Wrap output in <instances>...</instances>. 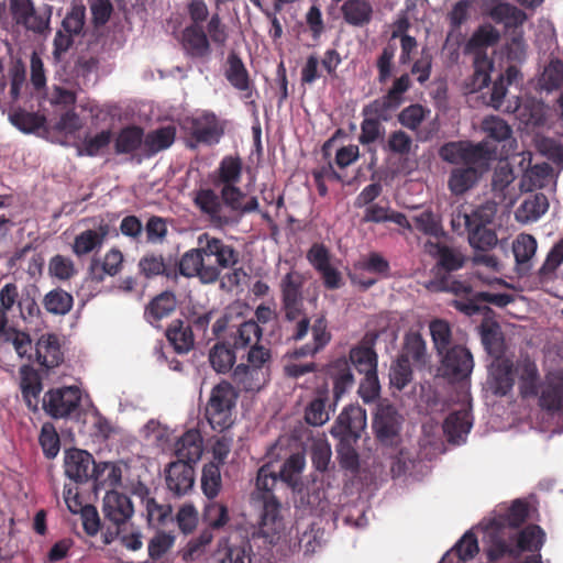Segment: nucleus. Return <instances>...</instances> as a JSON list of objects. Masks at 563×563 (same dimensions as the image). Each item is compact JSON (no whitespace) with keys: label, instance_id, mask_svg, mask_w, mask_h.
<instances>
[{"label":"nucleus","instance_id":"nucleus-46","mask_svg":"<svg viewBox=\"0 0 563 563\" xmlns=\"http://www.w3.org/2000/svg\"><path fill=\"white\" fill-rule=\"evenodd\" d=\"M224 76L236 90H247L250 88L251 78L249 70L242 58L234 51L228 55Z\"/></svg>","mask_w":563,"mask_h":563},{"label":"nucleus","instance_id":"nucleus-2","mask_svg":"<svg viewBox=\"0 0 563 563\" xmlns=\"http://www.w3.org/2000/svg\"><path fill=\"white\" fill-rule=\"evenodd\" d=\"M279 477L272 470V465H262L256 475L255 488L251 493V503L260 510V532L271 543L279 538L284 529L282 504L275 495Z\"/></svg>","mask_w":563,"mask_h":563},{"label":"nucleus","instance_id":"nucleus-59","mask_svg":"<svg viewBox=\"0 0 563 563\" xmlns=\"http://www.w3.org/2000/svg\"><path fill=\"white\" fill-rule=\"evenodd\" d=\"M9 121L23 133H33L45 124V118L23 109L14 110L9 114Z\"/></svg>","mask_w":563,"mask_h":563},{"label":"nucleus","instance_id":"nucleus-54","mask_svg":"<svg viewBox=\"0 0 563 563\" xmlns=\"http://www.w3.org/2000/svg\"><path fill=\"white\" fill-rule=\"evenodd\" d=\"M222 488V477L220 466L214 462L203 465L201 472V489L203 495L209 499H214Z\"/></svg>","mask_w":563,"mask_h":563},{"label":"nucleus","instance_id":"nucleus-64","mask_svg":"<svg viewBox=\"0 0 563 563\" xmlns=\"http://www.w3.org/2000/svg\"><path fill=\"white\" fill-rule=\"evenodd\" d=\"M429 328L438 354L451 349L452 331L448 321L435 319L430 322Z\"/></svg>","mask_w":563,"mask_h":563},{"label":"nucleus","instance_id":"nucleus-35","mask_svg":"<svg viewBox=\"0 0 563 563\" xmlns=\"http://www.w3.org/2000/svg\"><path fill=\"white\" fill-rule=\"evenodd\" d=\"M177 461L192 465L202 454V438L197 429L186 431L175 443Z\"/></svg>","mask_w":563,"mask_h":563},{"label":"nucleus","instance_id":"nucleus-30","mask_svg":"<svg viewBox=\"0 0 563 563\" xmlns=\"http://www.w3.org/2000/svg\"><path fill=\"white\" fill-rule=\"evenodd\" d=\"M506 113H512L526 125H540L544 120L543 104L536 99L521 100L515 98L512 102H508Z\"/></svg>","mask_w":563,"mask_h":563},{"label":"nucleus","instance_id":"nucleus-44","mask_svg":"<svg viewBox=\"0 0 563 563\" xmlns=\"http://www.w3.org/2000/svg\"><path fill=\"white\" fill-rule=\"evenodd\" d=\"M144 145V130L137 125H129L120 130L114 140V152L121 154H134Z\"/></svg>","mask_w":563,"mask_h":563},{"label":"nucleus","instance_id":"nucleus-63","mask_svg":"<svg viewBox=\"0 0 563 563\" xmlns=\"http://www.w3.org/2000/svg\"><path fill=\"white\" fill-rule=\"evenodd\" d=\"M482 343L487 353L495 357L496 361L504 360L503 355L505 353V340L501 331L497 325L483 329Z\"/></svg>","mask_w":563,"mask_h":563},{"label":"nucleus","instance_id":"nucleus-32","mask_svg":"<svg viewBox=\"0 0 563 563\" xmlns=\"http://www.w3.org/2000/svg\"><path fill=\"white\" fill-rule=\"evenodd\" d=\"M35 351L38 364L47 369L57 367L64 361V354L56 334L42 335L36 342Z\"/></svg>","mask_w":563,"mask_h":563},{"label":"nucleus","instance_id":"nucleus-53","mask_svg":"<svg viewBox=\"0 0 563 563\" xmlns=\"http://www.w3.org/2000/svg\"><path fill=\"white\" fill-rule=\"evenodd\" d=\"M549 209V200L544 194L538 192L527 198L518 210V218L525 222L537 221Z\"/></svg>","mask_w":563,"mask_h":563},{"label":"nucleus","instance_id":"nucleus-34","mask_svg":"<svg viewBox=\"0 0 563 563\" xmlns=\"http://www.w3.org/2000/svg\"><path fill=\"white\" fill-rule=\"evenodd\" d=\"M473 420L471 411L460 409L451 412L443 422V431L451 443L460 444L471 431Z\"/></svg>","mask_w":563,"mask_h":563},{"label":"nucleus","instance_id":"nucleus-56","mask_svg":"<svg viewBox=\"0 0 563 563\" xmlns=\"http://www.w3.org/2000/svg\"><path fill=\"white\" fill-rule=\"evenodd\" d=\"M305 456L300 453L291 454L282 465L279 479L295 488L300 482V475L305 468Z\"/></svg>","mask_w":563,"mask_h":563},{"label":"nucleus","instance_id":"nucleus-28","mask_svg":"<svg viewBox=\"0 0 563 563\" xmlns=\"http://www.w3.org/2000/svg\"><path fill=\"white\" fill-rule=\"evenodd\" d=\"M137 267L140 274L147 279L164 276L166 279L176 282V271L172 255L165 258L162 254L146 253L139 261Z\"/></svg>","mask_w":563,"mask_h":563},{"label":"nucleus","instance_id":"nucleus-33","mask_svg":"<svg viewBox=\"0 0 563 563\" xmlns=\"http://www.w3.org/2000/svg\"><path fill=\"white\" fill-rule=\"evenodd\" d=\"M165 335L177 354H187L195 346V333L191 327L180 319H175L168 324Z\"/></svg>","mask_w":563,"mask_h":563},{"label":"nucleus","instance_id":"nucleus-37","mask_svg":"<svg viewBox=\"0 0 563 563\" xmlns=\"http://www.w3.org/2000/svg\"><path fill=\"white\" fill-rule=\"evenodd\" d=\"M123 254L118 249L109 250L102 262L93 258L89 266V274L91 279L101 283L106 275L115 276L122 269Z\"/></svg>","mask_w":563,"mask_h":563},{"label":"nucleus","instance_id":"nucleus-58","mask_svg":"<svg viewBox=\"0 0 563 563\" xmlns=\"http://www.w3.org/2000/svg\"><path fill=\"white\" fill-rule=\"evenodd\" d=\"M236 356L233 349L225 343H217L209 353V361L212 368L218 373H228L232 369Z\"/></svg>","mask_w":563,"mask_h":563},{"label":"nucleus","instance_id":"nucleus-47","mask_svg":"<svg viewBox=\"0 0 563 563\" xmlns=\"http://www.w3.org/2000/svg\"><path fill=\"white\" fill-rule=\"evenodd\" d=\"M479 173L473 165L452 169L448 186L455 196H461L470 190L478 180Z\"/></svg>","mask_w":563,"mask_h":563},{"label":"nucleus","instance_id":"nucleus-12","mask_svg":"<svg viewBox=\"0 0 563 563\" xmlns=\"http://www.w3.org/2000/svg\"><path fill=\"white\" fill-rule=\"evenodd\" d=\"M81 402V393L77 386L52 388L44 394L43 409L53 419L68 418Z\"/></svg>","mask_w":563,"mask_h":563},{"label":"nucleus","instance_id":"nucleus-45","mask_svg":"<svg viewBox=\"0 0 563 563\" xmlns=\"http://www.w3.org/2000/svg\"><path fill=\"white\" fill-rule=\"evenodd\" d=\"M553 178V168L549 163L530 166L522 175L520 187L525 191L547 187Z\"/></svg>","mask_w":563,"mask_h":563},{"label":"nucleus","instance_id":"nucleus-15","mask_svg":"<svg viewBox=\"0 0 563 563\" xmlns=\"http://www.w3.org/2000/svg\"><path fill=\"white\" fill-rule=\"evenodd\" d=\"M441 361L442 375L452 382L468 378L474 367L472 353L462 345H453L444 351Z\"/></svg>","mask_w":563,"mask_h":563},{"label":"nucleus","instance_id":"nucleus-42","mask_svg":"<svg viewBox=\"0 0 563 563\" xmlns=\"http://www.w3.org/2000/svg\"><path fill=\"white\" fill-rule=\"evenodd\" d=\"M21 374V391L26 406L33 411L37 410L38 397L42 391V383L40 377L29 365H23L20 369Z\"/></svg>","mask_w":563,"mask_h":563},{"label":"nucleus","instance_id":"nucleus-20","mask_svg":"<svg viewBox=\"0 0 563 563\" xmlns=\"http://www.w3.org/2000/svg\"><path fill=\"white\" fill-rule=\"evenodd\" d=\"M95 465L97 463L92 454L86 450L74 448L65 452V474L77 484H85L92 479Z\"/></svg>","mask_w":563,"mask_h":563},{"label":"nucleus","instance_id":"nucleus-1","mask_svg":"<svg viewBox=\"0 0 563 563\" xmlns=\"http://www.w3.org/2000/svg\"><path fill=\"white\" fill-rule=\"evenodd\" d=\"M303 285L305 276L291 269L283 276L280 289V310L284 320L289 325V339L299 342L302 341L309 331L312 333L311 342L296 349L292 353L295 357L314 356L321 352L331 341L332 334L328 327V320L323 313L314 316L313 320L306 312L303 306Z\"/></svg>","mask_w":563,"mask_h":563},{"label":"nucleus","instance_id":"nucleus-10","mask_svg":"<svg viewBox=\"0 0 563 563\" xmlns=\"http://www.w3.org/2000/svg\"><path fill=\"white\" fill-rule=\"evenodd\" d=\"M197 244L205 255L208 267L216 268L219 277L223 269H233L240 263V252L234 245L208 232L198 236Z\"/></svg>","mask_w":563,"mask_h":563},{"label":"nucleus","instance_id":"nucleus-7","mask_svg":"<svg viewBox=\"0 0 563 563\" xmlns=\"http://www.w3.org/2000/svg\"><path fill=\"white\" fill-rule=\"evenodd\" d=\"M545 533L538 525H529L522 530H518L516 537L506 538L486 549V555L489 561H497L509 556L517 559L522 552H538L542 548Z\"/></svg>","mask_w":563,"mask_h":563},{"label":"nucleus","instance_id":"nucleus-17","mask_svg":"<svg viewBox=\"0 0 563 563\" xmlns=\"http://www.w3.org/2000/svg\"><path fill=\"white\" fill-rule=\"evenodd\" d=\"M188 123L189 139L187 146L190 148H196L199 144H216L223 134L218 118L213 113L206 112L190 119Z\"/></svg>","mask_w":563,"mask_h":563},{"label":"nucleus","instance_id":"nucleus-9","mask_svg":"<svg viewBox=\"0 0 563 563\" xmlns=\"http://www.w3.org/2000/svg\"><path fill=\"white\" fill-rule=\"evenodd\" d=\"M8 7L16 25L38 35L49 32L52 5L45 4L36 10L32 0H8Z\"/></svg>","mask_w":563,"mask_h":563},{"label":"nucleus","instance_id":"nucleus-8","mask_svg":"<svg viewBox=\"0 0 563 563\" xmlns=\"http://www.w3.org/2000/svg\"><path fill=\"white\" fill-rule=\"evenodd\" d=\"M500 38L499 32L490 24L481 25L470 37L465 44V54H474L475 80L478 87L486 86L489 80V74L484 69L490 65L487 58L486 49L498 43Z\"/></svg>","mask_w":563,"mask_h":563},{"label":"nucleus","instance_id":"nucleus-49","mask_svg":"<svg viewBox=\"0 0 563 563\" xmlns=\"http://www.w3.org/2000/svg\"><path fill=\"white\" fill-rule=\"evenodd\" d=\"M142 501L145 506L147 523L151 527L165 526L172 520L173 508L169 504H158L155 498L148 496V489L143 487Z\"/></svg>","mask_w":563,"mask_h":563},{"label":"nucleus","instance_id":"nucleus-11","mask_svg":"<svg viewBox=\"0 0 563 563\" xmlns=\"http://www.w3.org/2000/svg\"><path fill=\"white\" fill-rule=\"evenodd\" d=\"M404 418L388 402H379L373 416L372 429L375 439L384 446H396L400 442Z\"/></svg>","mask_w":563,"mask_h":563},{"label":"nucleus","instance_id":"nucleus-14","mask_svg":"<svg viewBox=\"0 0 563 563\" xmlns=\"http://www.w3.org/2000/svg\"><path fill=\"white\" fill-rule=\"evenodd\" d=\"M440 157L451 164L475 165L489 158V152L483 144L470 142H449L440 147Z\"/></svg>","mask_w":563,"mask_h":563},{"label":"nucleus","instance_id":"nucleus-61","mask_svg":"<svg viewBox=\"0 0 563 563\" xmlns=\"http://www.w3.org/2000/svg\"><path fill=\"white\" fill-rule=\"evenodd\" d=\"M399 104L394 100L389 99L388 95H384L363 107V117H369L377 119L379 122L388 121L391 118V112L395 111Z\"/></svg>","mask_w":563,"mask_h":563},{"label":"nucleus","instance_id":"nucleus-25","mask_svg":"<svg viewBox=\"0 0 563 563\" xmlns=\"http://www.w3.org/2000/svg\"><path fill=\"white\" fill-rule=\"evenodd\" d=\"M514 372L518 378L521 397H537L542 382H540V374L536 362L529 357L520 358L514 364Z\"/></svg>","mask_w":563,"mask_h":563},{"label":"nucleus","instance_id":"nucleus-24","mask_svg":"<svg viewBox=\"0 0 563 563\" xmlns=\"http://www.w3.org/2000/svg\"><path fill=\"white\" fill-rule=\"evenodd\" d=\"M102 511L104 518L117 528L124 526L133 516L134 508L131 499L117 490H107L103 498Z\"/></svg>","mask_w":563,"mask_h":563},{"label":"nucleus","instance_id":"nucleus-19","mask_svg":"<svg viewBox=\"0 0 563 563\" xmlns=\"http://www.w3.org/2000/svg\"><path fill=\"white\" fill-rule=\"evenodd\" d=\"M463 219L470 244L476 251H489L497 244V235L493 229L486 227L489 220L484 217L482 210H474L470 216H463Z\"/></svg>","mask_w":563,"mask_h":563},{"label":"nucleus","instance_id":"nucleus-23","mask_svg":"<svg viewBox=\"0 0 563 563\" xmlns=\"http://www.w3.org/2000/svg\"><path fill=\"white\" fill-rule=\"evenodd\" d=\"M166 486L175 496L188 494L195 484V468L187 462L175 461L165 470Z\"/></svg>","mask_w":563,"mask_h":563},{"label":"nucleus","instance_id":"nucleus-50","mask_svg":"<svg viewBox=\"0 0 563 563\" xmlns=\"http://www.w3.org/2000/svg\"><path fill=\"white\" fill-rule=\"evenodd\" d=\"M44 309L54 316L67 314L74 306V297L60 287L49 290L43 298Z\"/></svg>","mask_w":563,"mask_h":563},{"label":"nucleus","instance_id":"nucleus-13","mask_svg":"<svg viewBox=\"0 0 563 563\" xmlns=\"http://www.w3.org/2000/svg\"><path fill=\"white\" fill-rule=\"evenodd\" d=\"M173 263L176 271V280L178 276L198 277L205 284H211L219 279V273L213 267H208L205 255L200 246L185 252L178 260L173 256Z\"/></svg>","mask_w":563,"mask_h":563},{"label":"nucleus","instance_id":"nucleus-6","mask_svg":"<svg viewBox=\"0 0 563 563\" xmlns=\"http://www.w3.org/2000/svg\"><path fill=\"white\" fill-rule=\"evenodd\" d=\"M238 398V391L229 382L213 386L205 408V417L212 430L223 432L233 426Z\"/></svg>","mask_w":563,"mask_h":563},{"label":"nucleus","instance_id":"nucleus-62","mask_svg":"<svg viewBox=\"0 0 563 563\" xmlns=\"http://www.w3.org/2000/svg\"><path fill=\"white\" fill-rule=\"evenodd\" d=\"M411 222L413 229L428 236L438 238L443 232L440 218L430 209L413 216Z\"/></svg>","mask_w":563,"mask_h":563},{"label":"nucleus","instance_id":"nucleus-5","mask_svg":"<svg viewBox=\"0 0 563 563\" xmlns=\"http://www.w3.org/2000/svg\"><path fill=\"white\" fill-rule=\"evenodd\" d=\"M190 24L180 33V44L185 54L191 58H205L210 55L209 41L203 22L208 21L209 9L205 0H189L186 5Z\"/></svg>","mask_w":563,"mask_h":563},{"label":"nucleus","instance_id":"nucleus-41","mask_svg":"<svg viewBox=\"0 0 563 563\" xmlns=\"http://www.w3.org/2000/svg\"><path fill=\"white\" fill-rule=\"evenodd\" d=\"M108 233V224H100L98 230H86L81 232L74 240L73 252L77 256H82L100 249Z\"/></svg>","mask_w":563,"mask_h":563},{"label":"nucleus","instance_id":"nucleus-38","mask_svg":"<svg viewBox=\"0 0 563 563\" xmlns=\"http://www.w3.org/2000/svg\"><path fill=\"white\" fill-rule=\"evenodd\" d=\"M538 249L537 239L529 233H520L512 242V253L518 271L527 274L531 267V260Z\"/></svg>","mask_w":563,"mask_h":563},{"label":"nucleus","instance_id":"nucleus-39","mask_svg":"<svg viewBox=\"0 0 563 563\" xmlns=\"http://www.w3.org/2000/svg\"><path fill=\"white\" fill-rule=\"evenodd\" d=\"M341 12L347 24L362 27L372 21L374 11L368 0H346Z\"/></svg>","mask_w":563,"mask_h":563},{"label":"nucleus","instance_id":"nucleus-55","mask_svg":"<svg viewBox=\"0 0 563 563\" xmlns=\"http://www.w3.org/2000/svg\"><path fill=\"white\" fill-rule=\"evenodd\" d=\"M202 520L207 523L208 528L212 530H219L223 528L230 521L229 509L227 505L209 500L203 508Z\"/></svg>","mask_w":563,"mask_h":563},{"label":"nucleus","instance_id":"nucleus-27","mask_svg":"<svg viewBox=\"0 0 563 563\" xmlns=\"http://www.w3.org/2000/svg\"><path fill=\"white\" fill-rule=\"evenodd\" d=\"M426 249L429 254L437 258V274L450 275V273L462 268L465 263L463 254L448 245L428 241Z\"/></svg>","mask_w":563,"mask_h":563},{"label":"nucleus","instance_id":"nucleus-4","mask_svg":"<svg viewBox=\"0 0 563 563\" xmlns=\"http://www.w3.org/2000/svg\"><path fill=\"white\" fill-rule=\"evenodd\" d=\"M529 514V504L523 499H515L507 508L499 509L484 527L483 542L486 549L505 538L509 541L516 537Z\"/></svg>","mask_w":563,"mask_h":563},{"label":"nucleus","instance_id":"nucleus-26","mask_svg":"<svg viewBox=\"0 0 563 563\" xmlns=\"http://www.w3.org/2000/svg\"><path fill=\"white\" fill-rule=\"evenodd\" d=\"M563 263V238L559 240L548 252L542 265L534 273L536 280L541 286L554 284L556 280L563 283V272L559 268Z\"/></svg>","mask_w":563,"mask_h":563},{"label":"nucleus","instance_id":"nucleus-29","mask_svg":"<svg viewBox=\"0 0 563 563\" xmlns=\"http://www.w3.org/2000/svg\"><path fill=\"white\" fill-rule=\"evenodd\" d=\"M232 378L244 391H260L269 382L271 372L241 363L234 368Z\"/></svg>","mask_w":563,"mask_h":563},{"label":"nucleus","instance_id":"nucleus-48","mask_svg":"<svg viewBox=\"0 0 563 563\" xmlns=\"http://www.w3.org/2000/svg\"><path fill=\"white\" fill-rule=\"evenodd\" d=\"M399 357L406 358V361L412 362L417 366H422L427 363L426 341L419 332H409L405 335Z\"/></svg>","mask_w":563,"mask_h":563},{"label":"nucleus","instance_id":"nucleus-40","mask_svg":"<svg viewBox=\"0 0 563 563\" xmlns=\"http://www.w3.org/2000/svg\"><path fill=\"white\" fill-rule=\"evenodd\" d=\"M93 488L115 490L121 485L122 470L120 465L113 462H101L93 466Z\"/></svg>","mask_w":563,"mask_h":563},{"label":"nucleus","instance_id":"nucleus-52","mask_svg":"<svg viewBox=\"0 0 563 563\" xmlns=\"http://www.w3.org/2000/svg\"><path fill=\"white\" fill-rule=\"evenodd\" d=\"M489 16L496 23H504L506 27L521 26L527 20V14L522 10L505 2L494 5L489 11Z\"/></svg>","mask_w":563,"mask_h":563},{"label":"nucleus","instance_id":"nucleus-3","mask_svg":"<svg viewBox=\"0 0 563 563\" xmlns=\"http://www.w3.org/2000/svg\"><path fill=\"white\" fill-rule=\"evenodd\" d=\"M366 423L365 412L361 407L349 406L343 409L334 421L330 433L338 440L336 453L340 466L356 474L360 470V456L355 444Z\"/></svg>","mask_w":563,"mask_h":563},{"label":"nucleus","instance_id":"nucleus-36","mask_svg":"<svg viewBox=\"0 0 563 563\" xmlns=\"http://www.w3.org/2000/svg\"><path fill=\"white\" fill-rule=\"evenodd\" d=\"M177 307V299L173 291L165 290L155 296L145 307L144 318L154 325L164 318L169 317Z\"/></svg>","mask_w":563,"mask_h":563},{"label":"nucleus","instance_id":"nucleus-21","mask_svg":"<svg viewBox=\"0 0 563 563\" xmlns=\"http://www.w3.org/2000/svg\"><path fill=\"white\" fill-rule=\"evenodd\" d=\"M376 339V334L366 333L361 342L349 351L347 361L361 375L377 372L378 355L375 351Z\"/></svg>","mask_w":563,"mask_h":563},{"label":"nucleus","instance_id":"nucleus-18","mask_svg":"<svg viewBox=\"0 0 563 563\" xmlns=\"http://www.w3.org/2000/svg\"><path fill=\"white\" fill-rule=\"evenodd\" d=\"M194 201L197 208H199L203 214L208 216L210 222L217 228H223L239 222V217L228 213L221 202V198L210 188L198 190Z\"/></svg>","mask_w":563,"mask_h":563},{"label":"nucleus","instance_id":"nucleus-51","mask_svg":"<svg viewBox=\"0 0 563 563\" xmlns=\"http://www.w3.org/2000/svg\"><path fill=\"white\" fill-rule=\"evenodd\" d=\"M176 129L173 125L162 126L144 135V147L152 156L170 147L175 141Z\"/></svg>","mask_w":563,"mask_h":563},{"label":"nucleus","instance_id":"nucleus-22","mask_svg":"<svg viewBox=\"0 0 563 563\" xmlns=\"http://www.w3.org/2000/svg\"><path fill=\"white\" fill-rule=\"evenodd\" d=\"M539 406L551 412H563V373L550 372L539 390Z\"/></svg>","mask_w":563,"mask_h":563},{"label":"nucleus","instance_id":"nucleus-57","mask_svg":"<svg viewBox=\"0 0 563 563\" xmlns=\"http://www.w3.org/2000/svg\"><path fill=\"white\" fill-rule=\"evenodd\" d=\"M262 336V329L254 320H247L240 324L233 334V349L240 350L257 344Z\"/></svg>","mask_w":563,"mask_h":563},{"label":"nucleus","instance_id":"nucleus-43","mask_svg":"<svg viewBox=\"0 0 563 563\" xmlns=\"http://www.w3.org/2000/svg\"><path fill=\"white\" fill-rule=\"evenodd\" d=\"M329 400V389L327 386L317 389V396L312 399L305 409V421L313 427H321L328 420L329 410L327 409V402Z\"/></svg>","mask_w":563,"mask_h":563},{"label":"nucleus","instance_id":"nucleus-60","mask_svg":"<svg viewBox=\"0 0 563 563\" xmlns=\"http://www.w3.org/2000/svg\"><path fill=\"white\" fill-rule=\"evenodd\" d=\"M206 34L209 41V48L211 44L217 47H224L229 41V26L222 21L219 11L213 12L206 25Z\"/></svg>","mask_w":563,"mask_h":563},{"label":"nucleus","instance_id":"nucleus-31","mask_svg":"<svg viewBox=\"0 0 563 563\" xmlns=\"http://www.w3.org/2000/svg\"><path fill=\"white\" fill-rule=\"evenodd\" d=\"M489 389L495 396L508 395L515 384L514 363L509 358L497 361L492 368Z\"/></svg>","mask_w":563,"mask_h":563},{"label":"nucleus","instance_id":"nucleus-16","mask_svg":"<svg viewBox=\"0 0 563 563\" xmlns=\"http://www.w3.org/2000/svg\"><path fill=\"white\" fill-rule=\"evenodd\" d=\"M325 382L332 384L333 406L347 393L354 384L355 378L352 367L346 357L341 356L330 361L323 368Z\"/></svg>","mask_w":563,"mask_h":563}]
</instances>
